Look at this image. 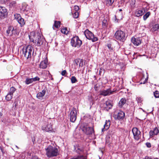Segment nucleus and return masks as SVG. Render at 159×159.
Returning <instances> with one entry per match:
<instances>
[{
  "label": "nucleus",
  "instance_id": "27",
  "mask_svg": "<svg viewBox=\"0 0 159 159\" xmlns=\"http://www.w3.org/2000/svg\"><path fill=\"white\" fill-rule=\"evenodd\" d=\"M13 95L8 93L6 96V99L7 101L10 100L12 98Z\"/></svg>",
  "mask_w": 159,
  "mask_h": 159
},
{
  "label": "nucleus",
  "instance_id": "53",
  "mask_svg": "<svg viewBox=\"0 0 159 159\" xmlns=\"http://www.w3.org/2000/svg\"><path fill=\"white\" fill-rule=\"evenodd\" d=\"M2 113H1L0 112V116H2Z\"/></svg>",
  "mask_w": 159,
  "mask_h": 159
},
{
  "label": "nucleus",
  "instance_id": "18",
  "mask_svg": "<svg viewBox=\"0 0 159 159\" xmlns=\"http://www.w3.org/2000/svg\"><path fill=\"white\" fill-rule=\"evenodd\" d=\"M110 125V120H106L105 123L104 125V128L102 129V131L103 132L107 130L109 128Z\"/></svg>",
  "mask_w": 159,
  "mask_h": 159
},
{
  "label": "nucleus",
  "instance_id": "29",
  "mask_svg": "<svg viewBox=\"0 0 159 159\" xmlns=\"http://www.w3.org/2000/svg\"><path fill=\"white\" fill-rule=\"evenodd\" d=\"M135 0H129L130 5L132 7H134L135 4Z\"/></svg>",
  "mask_w": 159,
  "mask_h": 159
},
{
  "label": "nucleus",
  "instance_id": "3",
  "mask_svg": "<svg viewBox=\"0 0 159 159\" xmlns=\"http://www.w3.org/2000/svg\"><path fill=\"white\" fill-rule=\"evenodd\" d=\"M22 53L25 58L30 59L31 55L33 54L34 50L33 47L30 45L24 46L22 49Z\"/></svg>",
  "mask_w": 159,
  "mask_h": 159
},
{
  "label": "nucleus",
  "instance_id": "7",
  "mask_svg": "<svg viewBox=\"0 0 159 159\" xmlns=\"http://www.w3.org/2000/svg\"><path fill=\"white\" fill-rule=\"evenodd\" d=\"M77 111L76 108H73L70 113V121L74 122L77 118Z\"/></svg>",
  "mask_w": 159,
  "mask_h": 159
},
{
  "label": "nucleus",
  "instance_id": "4",
  "mask_svg": "<svg viewBox=\"0 0 159 159\" xmlns=\"http://www.w3.org/2000/svg\"><path fill=\"white\" fill-rule=\"evenodd\" d=\"M114 38L117 40L123 41L125 39V34L121 30H118L115 33Z\"/></svg>",
  "mask_w": 159,
  "mask_h": 159
},
{
  "label": "nucleus",
  "instance_id": "45",
  "mask_svg": "<svg viewBox=\"0 0 159 159\" xmlns=\"http://www.w3.org/2000/svg\"><path fill=\"white\" fill-rule=\"evenodd\" d=\"M79 7L77 6H74V9L75 10V11H77L79 10Z\"/></svg>",
  "mask_w": 159,
  "mask_h": 159
},
{
  "label": "nucleus",
  "instance_id": "6",
  "mask_svg": "<svg viewBox=\"0 0 159 159\" xmlns=\"http://www.w3.org/2000/svg\"><path fill=\"white\" fill-rule=\"evenodd\" d=\"M84 34L88 39L91 40L93 42L97 41L98 39V38L95 37L93 34L88 30H86L85 31Z\"/></svg>",
  "mask_w": 159,
  "mask_h": 159
},
{
  "label": "nucleus",
  "instance_id": "36",
  "mask_svg": "<svg viewBox=\"0 0 159 159\" xmlns=\"http://www.w3.org/2000/svg\"><path fill=\"white\" fill-rule=\"evenodd\" d=\"M150 15V12H147L145 15L143 16V18L144 20H146L147 19L149 16Z\"/></svg>",
  "mask_w": 159,
  "mask_h": 159
},
{
  "label": "nucleus",
  "instance_id": "23",
  "mask_svg": "<svg viewBox=\"0 0 159 159\" xmlns=\"http://www.w3.org/2000/svg\"><path fill=\"white\" fill-rule=\"evenodd\" d=\"M76 64L79 65V67H82L83 65V61L82 59H76L75 60Z\"/></svg>",
  "mask_w": 159,
  "mask_h": 159
},
{
  "label": "nucleus",
  "instance_id": "2",
  "mask_svg": "<svg viewBox=\"0 0 159 159\" xmlns=\"http://www.w3.org/2000/svg\"><path fill=\"white\" fill-rule=\"evenodd\" d=\"M45 150L46 155L49 158L56 157L59 154L58 148L54 146L49 145L45 148Z\"/></svg>",
  "mask_w": 159,
  "mask_h": 159
},
{
  "label": "nucleus",
  "instance_id": "9",
  "mask_svg": "<svg viewBox=\"0 0 159 159\" xmlns=\"http://www.w3.org/2000/svg\"><path fill=\"white\" fill-rule=\"evenodd\" d=\"M52 124L50 120H49L46 125H43L42 127L43 130L47 132L52 131Z\"/></svg>",
  "mask_w": 159,
  "mask_h": 159
},
{
  "label": "nucleus",
  "instance_id": "31",
  "mask_svg": "<svg viewBox=\"0 0 159 159\" xmlns=\"http://www.w3.org/2000/svg\"><path fill=\"white\" fill-rule=\"evenodd\" d=\"M60 22L57 21H55L54 26L57 28H58L60 27Z\"/></svg>",
  "mask_w": 159,
  "mask_h": 159
},
{
  "label": "nucleus",
  "instance_id": "35",
  "mask_svg": "<svg viewBox=\"0 0 159 159\" xmlns=\"http://www.w3.org/2000/svg\"><path fill=\"white\" fill-rule=\"evenodd\" d=\"M71 82L72 83H75L77 82V80L75 76H73L71 78Z\"/></svg>",
  "mask_w": 159,
  "mask_h": 159
},
{
  "label": "nucleus",
  "instance_id": "56",
  "mask_svg": "<svg viewBox=\"0 0 159 159\" xmlns=\"http://www.w3.org/2000/svg\"><path fill=\"white\" fill-rule=\"evenodd\" d=\"M122 11V10H121V9H120V11Z\"/></svg>",
  "mask_w": 159,
  "mask_h": 159
},
{
  "label": "nucleus",
  "instance_id": "11",
  "mask_svg": "<svg viewBox=\"0 0 159 159\" xmlns=\"http://www.w3.org/2000/svg\"><path fill=\"white\" fill-rule=\"evenodd\" d=\"M83 131L87 135H90L94 132V130L93 127H84L82 129Z\"/></svg>",
  "mask_w": 159,
  "mask_h": 159
},
{
  "label": "nucleus",
  "instance_id": "34",
  "mask_svg": "<svg viewBox=\"0 0 159 159\" xmlns=\"http://www.w3.org/2000/svg\"><path fill=\"white\" fill-rule=\"evenodd\" d=\"M16 2L14 1H12L9 4L10 7L11 8L12 7H14L16 6Z\"/></svg>",
  "mask_w": 159,
  "mask_h": 159
},
{
  "label": "nucleus",
  "instance_id": "1",
  "mask_svg": "<svg viewBox=\"0 0 159 159\" xmlns=\"http://www.w3.org/2000/svg\"><path fill=\"white\" fill-rule=\"evenodd\" d=\"M29 36L30 42H33L35 45L40 46L42 44L44 39L39 33L36 34L34 32L32 31L30 33Z\"/></svg>",
  "mask_w": 159,
  "mask_h": 159
},
{
  "label": "nucleus",
  "instance_id": "55",
  "mask_svg": "<svg viewBox=\"0 0 159 159\" xmlns=\"http://www.w3.org/2000/svg\"><path fill=\"white\" fill-rule=\"evenodd\" d=\"M7 0H4V2H6L7 1Z\"/></svg>",
  "mask_w": 159,
  "mask_h": 159
},
{
  "label": "nucleus",
  "instance_id": "49",
  "mask_svg": "<svg viewBox=\"0 0 159 159\" xmlns=\"http://www.w3.org/2000/svg\"><path fill=\"white\" fill-rule=\"evenodd\" d=\"M32 159H40L37 156H34L32 157Z\"/></svg>",
  "mask_w": 159,
  "mask_h": 159
},
{
  "label": "nucleus",
  "instance_id": "57",
  "mask_svg": "<svg viewBox=\"0 0 159 159\" xmlns=\"http://www.w3.org/2000/svg\"><path fill=\"white\" fill-rule=\"evenodd\" d=\"M116 16H116V15L115 16L116 18Z\"/></svg>",
  "mask_w": 159,
  "mask_h": 159
},
{
  "label": "nucleus",
  "instance_id": "8",
  "mask_svg": "<svg viewBox=\"0 0 159 159\" xmlns=\"http://www.w3.org/2000/svg\"><path fill=\"white\" fill-rule=\"evenodd\" d=\"M134 137L135 139L138 140L141 137V133L138 129L136 127L134 128L132 130Z\"/></svg>",
  "mask_w": 159,
  "mask_h": 159
},
{
  "label": "nucleus",
  "instance_id": "39",
  "mask_svg": "<svg viewBox=\"0 0 159 159\" xmlns=\"http://www.w3.org/2000/svg\"><path fill=\"white\" fill-rule=\"evenodd\" d=\"M136 100L138 103H141L142 101L141 98L140 97H137Z\"/></svg>",
  "mask_w": 159,
  "mask_h": 159
},
{
  "label": "nucleus",
  "instance_id": "15",
  "mask_svg": "<svg viewBox=\"0 0 159 159\" xmlns=\"http://www.w3.org/2000/svg\"><path fill=\"white\" fill-rule=\"evenodd\" d=\"M131 42L134 45L138 46L141 43V40L139 38H132L131 39Z\"/></svg>",
  "mask_w": 159,
  "mask_h": 159
},
{
  "label": "nucleus",
  "instance_id": "19",
  "mask_svg": "<svg viewBox=\"0 0 159 159\" xmlns=\"http://www.w3.org/2000/svg\"><path fill=\"white\" fill-rule=\"evenodd\" d=\"M48 61L46 60L42 61L39 65V67L40 68L44 69H45L47 67Z\"/></svg>",
  "mask_w": 159,
  "mask_h": 159
},
{
  "label": "nucleus",
  "instance_id": "33",
  "mask_svg": "<svg viewBox=\"0 0 159 159\" xmlns=\"http://www.w3.org/2000/svg\"><path fill=\"white\" fill-rule=\"evenodd\" d=\"M16 89L13 87L11 88L9 93L13 95V93L15 92Z\"/></svg>",
  "mask_w": 159,
  "mask_h": 159
},
{
  "label": "nucleus",
  "instance_id": "21",
  "mask_svg": "<svg viewBox=\"0 0 159 159\" xmlns=\"http://www.w3.org/2000/svg\"><path fill=\"white\" fill-rule=\"evenodd\" d=\"M13 27L11 26H9L7 30V35L10 36H12L13 35Z\"/></svg>",
  "mask_w": 159,
  "mask_h": 159
},
{
  "label": "nucleus",
  "instance_id": "48",
  "mask_svg": "<svg viewBox=\"0 0 159 159\" xmlns=\"http://www.w3.org/2000/svg\"><path fill=\"white\" fill-rule=\"evenodd\" d=\"M89 99L90 101H93V98L91 95L89 96Z\"/></svg>",
  "mask_w": 159,
  "mask_h": 159
},
{
  "label": "nucleus",
  "instance_id": "5",
  "mask_svg": "<svg viewBox=\"0 0 159 159\" xmlns=\"http://www.w3.org/2000/svg\"><path fill=\"white\" fill-rule=\"evenodd\" d=\"M71 44L72 46L78 48L81 45L82 41L79 39L78 37L76 36L72 38Z\"/></svg>",
  "mask_w": 159,
  "mask_h": 159
},
{
  "label": "nucleus",
  "instance_id": "24",
  "mask_svg": "<svg viewBox=\"0 0 159 159\" xmlns=\"http://www.w3.org/2000/svg\"><path fill=\"white\" fill-rule=\"evenodd\" d=\"M75 150L77 153L79 154H82L83 152V148L79 146L75 147Z\"/></svg>",
  "mask_w": 159,
  "mask_h": 159
},
{
  "label": "nucleus",
  "instance_id": "26",
  "mask_svg": "<svg viewBox=\"0 0 159 159\" xmlns=\"http://www.w3.org/2000/svg\"><path fill=\"white\" fill-rule=\"evenodd\" d=\"M159 29V25L158 24H156L154 25L152 29V32H155L158 30Z\"/></svg>",
  "mask_w": 159,
  "mask_h": 159
},
{
  "label": "nucleus",
  "instance_id": "16",
  "mask_svg": "<svg viewBox=\"0 0 159 159\" xmlns=\"http://www.w3.org/2000/svg\"><path fill=\"white\" fill-rule=\"evenodd\" d=\"M159 132V130L157 127L155 128L152 130H151L149 133L150 137H153L155 135H157Z\"/></svg>",
  "mask_w": 159,
  "mask_h": 159
},
{
  "label": "nucleus",
  "instance_id": "22",
  "mask_svg": "<svg viewBox=\"0 0 159 159\" xmlns=\"http://www.w3.org/2000/svg\"><path fill=\"white\" fill-rule=\"evenodd\" d=\"M126 100L125 98H121L119 102L118 106L120 107H122L125 104Z\"/></svg>",
  "mask_w": 159,
  "mask_h": 159
},
{
  "label": "nucleus",
  "instance_id": "12",
  "mask_svg": "<svg viewBox=\"0 0 159 159\" xmlns=\"http://www.w3.org/2000/svg\"><path fill=\"white\" fill-rule=\"evenodd\" d=\"M15 18L18 22L20 24L21 26L24 25H25L24 19L22 18L20 16V14H16L14 15Z\"/></svg>",
  "mask_w": 159,
  "mask_h": 159
},
{
  "label": "nucleus",
  "instance_id": "17",
  "mask_svg": "<svg viewBox=\"0 0 159 159\" xmlns=\"http://www.w3.org/2000/svg\"><path fill=\"white\" fill-rule=\"evenodd\" d=\"M145 12L144 9H142L141 10H137L135 12V14L136 16L139 17L142 16Z\"/></svg>",
  "mask_w": 159,
  "mask_h": 159
},
{
  "label": "nucleus",
  "instance_id": "52",
  "mask_svg": "<svg viewBox=\"0 0 159 159\" xmlns=\"http://www.w3.org/2000/svg\"><path fill=\"white\" fill-rule=\"evenodd\" d=\"M101 70H102V69H100V70H99V74H100L101 73Z\"/></svg>",
  "mask_w": 159,
  "mask_h": 159
},
{
  "label": "nucleus",
  "instance_id": "13",
  "mask_svg": "<svg viewBox=\"0 0 159 159\" xmlns=\"http://www.w3.org/2000/svg\"><path fill=\"white\" fill-rule=\"evenodd\" d=\"M125 114L122 111H119L117 114H115L114 115V117L115 119L122 120L125 117Z\"/></svg>",
  "mask_w": 159,
  "mask_h": 159
},
{
  "label": "nucleus",
  "instance_id": "42",
  "mask_svg": "<svg viewBox=\"0 0 159 159\" xmlns=\"http://www.w3.org/2000/svg\"><path fill=\"white\" fill-rule=\"evenodd\" d=\"M148 76H147V77L143 81V82L142 81H141L140 83V84H145L147 81V80H148Z\"/></svg>",
  "mask_w": 159,
  "mask_h": 159
},
{
  "label": "nucleus",
  "instance_id": "51",
  "mask_svg": "<svg viewBox=\"0 0 159 159\" xmlns=\"http://www.w3.org/2000/svg\"><path fill=\"white\" fill-rule=\"evenodd\" d=\"M13 105H14L13 106H15V107H16V106H17V103H16L15 102L14 103Z\"/></svg>",
  "mask_w": 159,
  "mask_h": 159
},
{
  "label": "nucleus",
  "instance_id": "14",
  "mask_svg": "<svg viewBox=\"0 0 159 159\" xmlns=\"http://www.w3.org/2000/svg\"><path fill=\"white\" fill-rule=\"evenodd\" d=\"M115 91H112L110 89L106 90H104L101 91L100 94L104 96H106L113 93Z\"/></svg>",
  "mask_w": 159,
  "mask_h": 159
},
{
  "label": "nucleus",
  "instance_id": "44",
  "mask_svg": "<svg viewBox=\"0 0 159 159\" xmlns=\"http://www.w3.org/2000/svg\"><path fill=\"white\" fill-rule=\"evenodd\" d=\"M17 34V31L16 29H14L13 28V34Z\"/></svg>",
  "mask_w": 159,
  "mask_h": 159
},
{
  "label": "nucleus",
  "instance_id": "25",
  "mask_svg": "<svg viewBox=\"0 0 159 159\" xmlns=\"http://www.w3.org/2000/svg\"><path fill=\"white\" fill-rule=\"evenodd\" d=\"M104 105L106 106V107L107 108L109 109H111L112 107V105L111 104V102L110 101H106L105 103L104 104Z\"/></svg>",
  "mask_w": 159,
  "mask_h": 159
},
{
  "label": "nucleus",
  "instance_id": "32",
  "mask_svg": "<svg viewBox=\"0 0 159 159\" xmlns=\"http://www.w3.org/2000/svg\"><path fill=\"white\" fill-rule=\"evenodd\" d=\"M61 32L64 34H67L68 33V31L67 28H63L61 30Z\"/></svg>",
  "mask_w": 159,
  "mask_h": 159
},
{
  "label": "nucleus",
  "instance_id": "28",
  "mask_svg": "<svg viewBox=\"0 0 159 159\" xmlns=\"http://www.w3.org/2000/svg\"><path fill=\"white\" fill-rule=\"evenodd\" d=\"M33 82L32 78L29 79L27 78L25 81V84H30L31 83Z\"/></svg>",
  "mask_w": 159,
  "mask_h": 159
},
{
  "label": "nucleus",
  "instance_id": "10",
  "mask_svg": "<svg viewBox=\"0 0 159 159\" xmlns=\"http://www.w3.org/2000/svg\"><path fill=\"white\" fill-rule=\"evenodd\" d=\"M7 15V10L4 7L0 6V19L5 18Z\"/></svg>",
  "mask_w": 159,
  "mask_h": 159
},
{
  "label": "nucleus",
  "instance_id": "37",
  "mask_svg": "<svg viewBox=\"0 0 159 159\" xmlns=\"http://www.w3.org/2000/svg\"><path fill=\"white\" fill-rule=\"evenodd\" d=\"M154 95L156 98H159V91H156L154 93Z\"/></svg>",
  "mask_w": 159,
  "mask_h": 159
},
{
  "label": "nucleus",
  "instance_id": "38",
  "mask_svg": "<svg viewBox=\"0 0 159 159\" xmlns=\"http://www.w3.org/2000/svg\"><path fill=\"white\" fill-rule=\"evenodd\" d=\"M79 16V13L78 11H75L73 14V16L74 18H77Z\"/></svg>",
  "mask_w": 159,
  "mask_h": 159
},
{
  "label": "nucleus",
  "instance_id": "50",
  "mask_svg": "<svg viewBox=\"0 0 159 159\" xmlns=\"http://www.w3.org/2000/svg\"><path fill=\"white\" fill-rule=\"evenodd\" d=\"M145 159H158L157 158H150L148 157H146Z\"/></svg>",
  "mask_w": 159,
  "mask_h": 159
},
{
  "label": "nucleus",
  "instance_id": "46",
  "mask_svg": "<svg viewBox=\"0 0 159 159\" xmlns=\"http://www.w3.org/2000/svg\"><path fill=\"white\" fill-rule=\"evenodd\" d=\"M107 47H108V48L110 50H112V48L111 47V45L110 44H108L107 45Z\"/></svg>",
  "mask_w": 159,
  "mask_h": 159
},
{
  "label": "nucleus",
  "instance_id": "41",
  "mask_svg": "<svg viewBox=\"0 0 159 159\" xmlns=\"http://www.w3.org/2000/svg\"><path fill=\"white\" fill-rule=\"evenodd\" d=\"M107 24V20L104 19L102 21V25L103 26H106Z\"/></svg>",
  "mask_w": 159,
  "mask_h": 159
},
{
  "label": "nucleus",
  "instance_id": "47",
  "mask_svg": "<svg viewBox=\"0 0 159 159\" xmlns=\"http://www.w3.org/2000/svg\"><path fill=\"white\" fill-rule=\"evenodd\" d=\"M146 146L148 147V148H150L151 147V144L150 143H147L146 144Z\"/></svg>",
  "mask_w": 159,
  "mask_h": 159
},
{
  "label": "nucleus",
  "instance_id": "43",
  "mask_svg": "<svg viewBox=\"0 0 159 159\" xmlns=\"http://www.w3.org/2000/svg\"><path fill=\"white\" fill-rule=\"evenodd\" d=\"M67 74L66 71L65 70L62 71L61 73V74L63 76H65V75Z\"/></svg>",
  "mask_w": 159,
  "mask_h": 159
},
{
  "label": "nucleus",
  "instance_id": "58",
  "mask_svg": "<svg viewBox=\"0 0 159 159\" xmlns=\"http://www.w3.org/2000/svg\"><path fill=\"white\" fill-rule=\"evenodd\" d=\"M124 2L125 0H123Z\"/></svg>",
  "mask_w": 159,
  "mask_h": 159
},
{
  "label": "nucleus",
  "instance_id": "20",
  "mask_svg": "<svg viewBox=\"0 0 159 159\" xmlns=\"http://www.w3.org/2000/svg\"><path fill=\"white\" fill-rule=\"evenodd\" d=\"M46 93V90L43 89L41 92L38 93L37 94V97L39 99H41L45 95Z\"/></svg>",
  "mask_w": 159,
  "mask_h": 159
},
{
  "label": "nucleus",
  "instance_id": "40",
  "mask_svg": "<svg viewBox=\"0 0 159 159\" xmlns=\"http://www.w3.org/2000/svg\"><path fill=\"white\" fill-rule=\"evenodd\" d=\"M32 80L33 82H35L36 81H39L40 80V78L37 76H36L34 78H32Z\"/></svg>",
  "mask_w": 159,
  "mask_h": 159
},
{
  "label": "nucleus",
  "instance_id": "30",
  "mask_svg": "<svg viewBox=\"0 0 159 159\" xmlns=\"http://www.w3.org/2000/svg\"><path fill=\"white\" fill-rule=\"evenodd\" d=\"M114 0H106V4L108 5H111L114 2Z\"/></svg>",
  "mask_w": 159,
  "mask_h": 159
},
{
  "label": "nucleus",
  "instance_id": "54",
  "mask_svg": "<svg viewBox=\"0 0 159 159\" xmlns=\"http://www.w3.org/2000/svg\"><path fill=\"white\" fill-rule=\"evenodd\" d=\"M144 78H143L142 79H141V81H142L143 80Z\"/></svg>",
  "mask_w": 159,
  "mask_h": 159
}]
</instances>
